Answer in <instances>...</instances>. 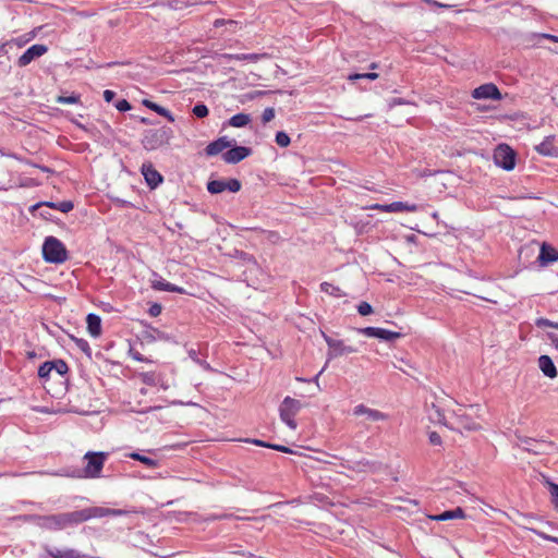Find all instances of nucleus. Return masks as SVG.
<instances>
[{"instance_id": "nucleus-1", "label": "nucleus", "mask_w": 558, "mask_h": 558, "mask_svg": "<svg viewBox=\"0 0 558 558\" xmlns=\"http://www.w3.org/2000/svg\"><path fill=\"white\" fill-rule=\"evenodd\" d=\"M129 513L130 511L128 510L94 506L71 512H63L60 513V517L64 530L69 526L78 525L92 519H99L105 517H121L126 515Z\"/></svg>"}, {"instance_id": "nucleus-2", "label": "nucleus", "mask_w": 558, "mask_h": 558, "mask_svg": "<svg viewBox=\"0 0 558 558\" xmlns=\"http://www.w3.org/2000/svg\"><path fill=\"white\" fill-rule=\"evenodd\" d=\"M108 457V452L87 451L83 457L85 465L82 469L74 470L71 476L74 478H100Z\"/></svg>"}, {"instance_id": "nucleus-3", "label": "nucleus", "mask_w": 558, "mask_h": 558, "mask_svg": "<svg viewBox=\"0 0 558 558\" xmlns=\"http://www.w3.org/2000/svg\"><path fill=\"white\" fill-rule=\"evenodd\" d=\"M43 256L48 263L62 264L68 259V251L60 240L48 236L43 245Z\"/></svg>"}, {"instance_id": "nucleus-4", "label": "nucleus", "mask_w": 558, "mask_h": 558, "mask_svg": "<svg viewBox=\"0 0 558 558\" xmlns=\"http://www.w3.org/2000/svg\"><path fill=\"white\" fill-rule=\"evenodd\" d=\"M302 407L303 405L299 400L291 397H286L279 407L281 421L284 422L293 430L298 427L295 416L301 411Z\"/></svg>"}, {"instance_id": "nucleus-5", "label": "nucleus", "mask_w": 558, "mask_h": 558, "mask_svg": "<svg viewBox=\"0 0 558 558\" xmlns=\"http://www.w3.org/2000/svg\"><path fill=\"white\" fill-rule=\"evenodd\" d=\"M478 408L476 405H471L470 408H459L453 412L454 422L452 428H463L466 430H478L481 429V425L473 417L472 413L476 412Z\"/></svg>"}, {"instance_id": "nucleus-6", "label": "nucleus", "mask_w": 558, "mask_h": 558, "mask_svg": "<svg viewBox=\"0 0 558 558\" xmlns=\"http://www.w3.org/2000/svg\"><path fill=\"white\" fill-rule=\"evenodd\" d=\"M24 521H31L38 527L47 531H60L63 530L60 513L47 514V515H24Z\"/></svg>"}, {"instance_id": "nucleus-7", "label": "nucleus", "mask_w": 558, "mask_h": 558, "mask_svg": "<svg viewBox=\"0 0 558 558\" xmlns=\"http://www.w3.org/2000/svg\"><path fill=\"white\" fill-rule=\"evenodd\" d=\"M494 161L498 167L505 170H512L515 166V153L506 144L499 145L495 149Z\"/></svg>"}, {"instance_id": "nucleus-8", "label": "nucleus", "mask_w": 558, "mask_h": 558, "mask_svg": "<svg viewBox=\"0 0 558 558\" xmlns=\"http://www.w3.org/2000/svg\"><path fill=\"white\" fill-rule=\"evenodd\" d=\"M241 182L238 179L223 180H211L207 183V191L210 194H219L225 191L236 193L241 190Z\"/></svg>"}, {"instance_id": "nucleus-9", "label": "nucleus", "mask_w": 558, "mask_h": 558, "mask_svg": "<svg viewBox=\"0 0 558 558\" xmlns=\"http://www.w3.org/2000/svg\"><path fill=\"white\" fill-rule=\"evenodd\" d=\"M323 337L329 347L328 359H335L344 354L355 353L357 350L353 347L345 345L342 340H336L323 332Z\"/></svg>"}, {"instance_id": "nucleus-10", "label": "nucleus", "mask_w": 558, "mask_h": 558, "mask_svg": "<svg viewBox=\"0 0 558 558\" xmlns=\"http://www.w3.org/2000/svg\"><path fill=\"white\" fill-rule=\"evenodd\" d=\"M359 332L366 337H374L385 341H392L402 337L401 332L387 330L378 327H365L359 329Z\"/></svg>"}, {"instance_id": "nucleus-11", "label": "nucleus", "mask_w": 558, "mask_h": 558, "mask_svg": "<svg viewBox=\"0 0 558 558\" xmlns=\"http://www.w3.org/2000/svg\"><path fill=\"white\" fill-rule=\"evenodd\" d=\"M474 99H495L500 100L502 98L498 87L493 83L483 84L472 92Z\"/></svg>"}, {"instance_id": "nucleus-12", "label": "nucleus", "mask_w": 558, "mask_h": 558, "mask_svg": "<svg viewBox=\"0 0 558 558\" xmlns=\"http://www.w3.org/2000/svg\"><path fill=\"white\" fill-rule=\"evenodd\" d=\"M48 51V47L41 44L31 46L19 59L17 65L23 68L28 65L34 59L44 56Z\"/></svg>"}, {"instance_id": "nucleus-13", "label": "nucleus", "mask_w": 558, "mask_h": 558, "mask_svg": "<svg viewBox=\"0 0 558 558\" xmlns=\"http://www.w3.org/2000/svg\"><path fill=\"white\" fill-rule=\"evenodd\" d=\"M353 414L355 416H365L369 422H378L388 420V415L381 411L371 409L364 404L354 407Z\"/></svg>"}, {"instance_id": "nucleus-14", "label": "nucleus", "mask_w": 558, "mask_h": 558, "mask_svg": "<svg viewBox=\"0 0 558 558\" xmlns=\"http://www.w3.org/2000/svg\"><path fill=\"white\" fill-rule=\"evenodd\" d=\"M141 172L151 189L157 187L162 182V175L154 168L151 162H144Z\"/></svg>"}, {"instance_id": "nucleus-15", "label": "nucleus", "mask_w": 558, "mask_h": 558, "mask_svg": "<svg viewBox=\"0 0 558 558\" xmlns=\"http://www.w3.org/2000/svg\"><path fill=\"white\" fill-rule=\"evenodd\" d=\"M251 155V148L236 146L228 149L222 155V159L227 163H238Z\"/></svg>"}, {"instance_id": "nucleus-16", "label": "nucleus", "mask_w": 558, "mask_h": 558, "mask_svg": "<svg viewBox=\"0 0 558 558\" xmlns=\"http://www.w3.org/2000/svg\"><path fill=\"white\" fill-rule=\"evenodd\" d=\"M535 150L547 157H558V147L554 135L546 136L538 145L535 146Z\"/></svg>"}, {"instance_id": "nucleus-17", "label": "nucleus", "mask_w": 558, "mask_h": 558, "mask_svg": "<svg viewBox=\"0 0 558 558\" xmlns=\"http://www.w3.org/2000/svg\"><path fill=\"white\" fill-rule=\"evenodd\" d=\"M537 259L543 266L555 263L558 260V250L550 244L543 243Z\"/></svg>"}, {"instance_id": "nucleus-18", "label": "nucleus", "mask_w": 558, "mask_h": 558, "mask_svg": "<svg viewBox=\"0 0 558 558\" xmlns=\"http://www.w3.org/2000/svg\"><path fill=\"white\" fill-rule=\"evenodd\" d=\"M46 553L51 558H88L87 555L77 551L76 549H58V548H45Z\"/></svg>"}, {"instance_id": "nucleus-19", "label": "nucleus", "mask_w": 558, "mask_h": 558, "mask_svg": "<svg viewBox=\"0 0 558 558\" xmlns=\"http://www.w3.org/2000/svg\"><path fill=\"white\" fill-rule=\"evenodd\" d=\"M232 142L228 141L227 137H220L207 145L205 151L208 156H216L225 149L231 147Z\"/></svg>"}, {"instance_id": "nucleus-20", "label": "nucleus", "mask_w": 558, "mask_h": 558, "mask_svg": "<svg viewBox=\"0 0 558 558\" xmlns=\"http://www.w3.org/2000/svg\"><path fill=\"white\" fill-rule=\"evenodd\" d=\"M538 366L545 376L549 378L557 377V368L553 360L548 355H541L538 359Z\"/></svg>"}, {"instance_id": "nucleus-21", "label": "nucleus", "mask_w": 558, "mask_h": 558, "mask_svg": "<svg viewBox=\"0 0 558 558\" xmlns=\"http://www.w3.org/2000/svg\"><path fill=\"white\" fill-rule=\"evenodd\" d=\"M140 377L141 380L148 386H160L163 389H168V385L163 383L161 375L156 372L142 373Z\"/></svg>"}, {"instance_id": "nucleus-22", "label": "nucleus", "mask_w": 558, "mask_h": 558, "mask_svg": "<svg viewBox=\"0 0 558 558\" xmlns=\"http://www.w3.org/2000/svg\"><path fill=\"white\" fill-rule=\"evenodd\" d=\"M464 518H465V512L460 507H457L453 510L445 511L440 514L429 515V519L434 520V521H447V520L464 519Z\"/></svg>"}, {"instance_id": "nucleus-23", "label": "nucleus", "mask_w": 558, "mask_h": 558, "mask_svg": "<svg viewBox=\"0 0 558 558\" xmlns=\"http://www.w3.org/2000/svg\"><path fill=\"white\" fill-rule=\"evenodd\" d=\"M87 330L89 335L97 338L101 335V319L96 314H88L86 317Z\"/></svg>"}, {"instance_id": "nucleus-24", "label": "nucleus", "mask_w": 558, "mask_h": 558, "mask_svg": "<svg viewBox=\"0 0 558 558\" xmlns=\"http://www.w3.org/2000/svg\"><path fill=\"white\" fill-rule=\"evenodd\" d=\"M418 210V206L416 204H409L403 202H393L391 204H386V213H399V211H410L415 213Z\"/></svg>"}, {"instance_id": "nucleus-25", "label": "nucleus", "mask_w": 558, "mask_h": 558, "mask_svg": "<svg viewBox=\"0 0 558 558\" xmlns=\"http://www.w3.org/2000/svg\"><path fill=\"white\" fill-rule=\"evenodd\" d=\"M151 287H153V289L158 290V291L177 292L180 294L185 292L183 288L178 287L173 283H170L163 279L154 280L151 282Z\"/></svg>"}, {"instance_id": "nucleus-26", "label": "nucleus", "mask_w": 558, "mask_h": 558, "mask_svg": "<svg viewBox=\"0 0 558 558\" xmlns=\"http://www.w3.org/2000/svg\"><path fill=\"white\" fill-rule=\"evenodd\" d=\"M143 104H144V106H146L150 110H153L156 113L165 117L168 121H170V122L174 121V118H173L172 113L168 109H166L165 107H161L158 104H155V102H153L150 100H144Z\"/></svg>"}, {"instance_id": "nucleus-27", "label": "nucleus", "mask_w": 558, "mask_h": 558, "mask_svg": "<svg viewBox=\"0 0 558 558\" xmlns=\"http://www.w3.org/2000/svg\"><path fill=\"white\" fill-rule=\"evenodd\" d=\"M251 122V117L247 113H238L230 118L229 125L233 128H243Z\"/></svg>"}, {"instance_id": "nucleus-28", "label": "nucleus", "mask_w": 558, "mask_h": 558, "mask_svg": "<svg viewBox=\"0 0 558 558\" xmlns=\"http://www.w3.org/2000/svg\"><path fill=\"white\" fill-rule=\"evenodd\" d=\"M143 144L146 149L154 150L161 144V140L157 132H153L145 136Z\"/></svg>"}, {"instance_id": "nucleus-29", "label": "nucleus", "mask_w": 558, "mask_h": 558, "mask_svg": "<svg viewBox=\"0 0 558 558\" xmlns=\"http://www.w3.org/2000/svg\"><path fill=\"white\" fill-rule=\"evenodd\" d=\"M128 457L133 460L140 461L141 463L145 464L147 468L150 469L157 468L159 465L157 460L143 456L138 452H131L128 454Z\"/></svg>"}, {"instance_id": "nucleus-30", "label": "nucleus", "mask_w": 558, "mask_h": 558, "mask_svg": "<svg viewBox=\"0 0 558 558\" xmlns=\"http://www.w3.org/2000/svg\"><path fill=\"white\" fill-rule=\"evenodd\" d=\"M320 290L323 292H325L329 295L336 296V298H341V296L345 295L339 287H336L332 283L327 282V281L320 283Z\"/></svg>"}, {"instance_id": "nucleus-31", "label": "nucleus", "mask_w": 558, "mask_h": 558, "mask_svg": "<svg viewBox=\"0 0 558 558\" xmlns=\"http://www.w3.org/2000/svg\"><path fill=\"white\" fill-rule=\"evenodd\" d=\"M44 205L48 206V207H51V208H54V209H58L62 213H69L73 209V203L70 202V201H63V202H60V203H52V202H46L44 203Z\"/></svg>"}, {"instance_id": "nucleus-32", "label": "nucleus", "mask_w": 558, "mask_h": 558, "mask_svg": "<svg viewBox=\"0 0 558 558\" xmlns=\"http://www.w3.org/2000/svg\"><path fill=\"white\" fill-rule=\"evenodd\" d=\"M228 58L230 60H236V61L256 62L259 60L260 56L257 53H239V54H228Z\"/></svg>"}, {"instance_id": "nucleus-33", "label": "nucleus", "mask_w": 558, "mask_h": 558, "mask_svg": "<svg viewBox=\"0 0 558 558\" xmlns=\"http://www.w3.org/2000/svg\"><path fill=\"white\" fill-rule=\"evenodd\" d=\"M52 371L56 372L59 376H63L69 372V366L63 360H54L51 361Z\"/></svg>"}, {"instance_id": "nucleus-34", "label": "nucleus", "mask_w": 558, "mask_h": 558, "mask_svg": "<svg viewBox=\"0 0 558 558\" xmlns=\"http://www.w3.org/2000/svg\"><path fill=\"white\" fill-rule=\"evenodd\" d=\"M52 363L51 361L43 363L38 368V376L41 379H48L52 373Z\"/></svg>"}, {"instance_id": "nucleus-35", "label": "nucleus", "mask_w": 558, "mask_h": 558, "mask_svg": "<svg viewBox=\"0 0 558 558\" xmlns=\"http://www.w3.org/2000/svg\"><path fill=\"white\" fill-rule=\"evenodd\" d=\"M56 101L62 105H74L80 104V95L72 94L70 96H58Z\"/></svg>"}, {"instance_id": "nucleus-36", "label": "nucleus", "mask_w": 558, "mask_h": 558, "mask_svg": "<svg viewBox=\"0 0 558 558\" xmlns=\"http://www.w3.org/2000/svg\"><path fill=\"white\" fill-rule=\"evenodd\" d=\"M378 77H379V75L376 72H368V73H354V74H350L348 76V80L349 81H356V80H361V78H366V80L375 81Z\"/></svg>"}, {"instance_id": "nucleus-37", "label": "nucleus", "mask_w": 558, "mask_h": 558, "mask_svg": "<svg viewBox=\"0 0 558 558\" xmlns=\"http://www.w3.org/2000/svg\"><path fill=\"white\" fill-rule=\"evenodd\" d=\"M429 418L433 422H436L439 424H445V425L447 424L445 415L435 405H433L432 412L429 413Z\"/></svg>"}, {"instance_id": "nucleus-38", "label": "nucleus", "mask_w": 558, "mask_h": 558, "mask_svg": "<svg viewBox=\"0 0 558 558\" xmlns=\"http://www.w3.org/2000/svg\"><path fill=\"white\" fill-rule=\"evenodd\" d=\"M254 444L258 445V446H263V447H267V448H272L275 450H278V451H281V452H284V453H292V450L286 446H282V445H269V444H266L262 440H254L253 441Z\"/></svg>"}, {"instance_id": "nucleus-39", "label": "nucleus", "mask_w": 558, "mask_h": 558, "mask_svg": "<svg viewBox=\"0 0 558 558\" xmlns=\"http://www.w3.org/2000/svg\"><path fill=\"white\" fill-rule=\"evenodd\" d=\"M192 111L195 117L201 119L207 117L209 113L207 106L204 104H197L196 106H194Z\"/></svg>"}, {"instance_id": "nucleus-40", "label": "nucleus", "mask_w": 558, "mask_h": 558, "mask_svg": "<svg viewBox=\"0 0 558 558\" xmlns=\"http://www.w3.org/2000/svg\"><path fill=\"white\" fill-rule=\"evenodd\" d=\"M276 143L280 147H287L290 145V137L286 132L280 131L276 134Z\"/></svg>"}, {"instance_id": "nucleus-41", "label": "nucleus", "mask_w": 558, "mask_h": 558, "mask_svg": "<svg viewBox=\"0 0 558 558\" xmlns=\"http://www.w3.org/2000/svg\"><path fill=\"white\" fill-rule=\"evenodd\" d=\"M344 466V464H342ZM369 466V462L367 460H361V461H357L354 465H345V468L352 470V471H356V472H364L367 470V468Z\"/></svg>"}, {"instance_id": "nucleus-42", "label": "nucleus", "mask_w": 558, "mask_h": 558, "mask_svg": "<svg viewBox=\"0 0 558 558\" xmlns=\"http://www.w3.org/2000/svg\"><path fill=\"white\" fill-rule=\"evenodd\" d=\"M357 312L362 316H367L373 313V307L367 302H361L357 306Z\"/></svg>"}, {"instance_id": "nucleus-43", "label": "nucleus", "mask_w": 558, "mask_h": 558, "mask_svg": "<svg viewBox=\"0 0 558 558\" xmlns=\"http://www.w3.org/2000/svg\"><path fill=\"white\" fill-rule=\"evenodd\" d=\"M549 490H550V494L553 497V502L555 505V508L558 510V484L550 483Z\"/></svg>"}, {"instance_id": "nucleus-44", "label": "nucleus", "mask_w": 558, "mask_h": 558, "mask_svg": "<svg viewBox=\"0 0 558 558\" xmlns=\"http://www.w3.org/2000/svg\"><path fill=\"white\" fill-rule=\"evenodd\" d=\"M275 118L274 108H266L263 112L262 120L264 123L270 122Z\"/></svg>"}, {"instance_id": "nucleus-45", "label": "nucleus", "mask_w": 558, "mask_h": 558, "mask_svg": "<svg viewBox=\"0 0 558 558\" xmlns=\"http://www.w3.org/2000/svg\"><path fill=\"white\" fill-rule=\"evenodd\" d=\"M428 440L433 446H440L442 442L440 435L436 432H430L428 434Z\"/></svg>"}, {"instance_id": "nucleus-46", "label": "nucleus", "mask_w": 558, "mask_h": 558, "mask_svg": "<svg viewBox=\"0 0 558 558\" xmlns=\"http://www.w3.org/2000/svg\"><path fill=\"white\" fill-rule=\"evenodd\" d=\"M39 184H40V182L37 181L36 179L26 178V179L21 181L20 186H22V187H33V186H38Z\"/></svg>"}, {"instance_id": "nucleus-47", "label": "nucleus", "mask_w": 558, "mask_h": 558, "mask_svg": "<svg viewBox=\"0 0 558 558\" xmlns=\"http://www.w3.org/2000/svg\"><path fill=\"white\" fill-rule=\"evenodd\" d=\"M116 107L119 111H128L131 109L130 102L125 99L119 100Z\"/></svg>"}, {"instance_id": "nucleus-48", "label": "nucleus", "mask_w": 558, "mask_h": 558, "mask_svg": "<svg viewBox=\"0 0 558 558\" xmlns=\"http://www.w3.org/2000/svg\"><path fill=\"white\" fill-rule=\"evenodd\" d=\"M76 341V344L80 349H82L83 351H88L89 350V345H88V342L84 339H75Z\"/></svg>"}, {"instance_id": "nucleus-49", "label": "nucleus", "mask_w": 558, "mask_h": 558, "mask_svg": "<svg viewBox=\"0 0 558 558\" xmlns=\"http://www.w3.org/2000/svg\"><path fill=\"white\" fill-rule=\"evenodd\" d=\"M114 96H116L114 92H112V90H110V89H106V90L104 92V98H105V100H106L107 102H110V101L113 99V97H114Z\"/></svg>"}, {"instance_id": "nucleus-50", "label": "nucleus", "mask_w": 558, "mask_h": 558, "mask_svg": "<svg viewBox=\"0 0 558 558\" xmlns=\"http://www.w3.org/2000/svg\"><path fill=\"white\" fill-rule=\"evenodd\" d=\"M367 208L386 213V204L384 205V204L376 203V204L369 205Z\"/></svg>"}, {"instance_id": "nucleus-51", "label": "nucleus", "mask_w": 558, "mask_h": 558, "mask_svg": "<svg viewBox=\"0 0 558 558\" xmlns=\"http://www.w3.org/2000/svg\"><path fill=\"white\" fill-rule=\"evenodd\" d=\"M325 368H326V366L323 367L322 371L313 379L310 380V381H313L317 386L318 390H320L319 377L324 373Z\"/></svg>"}, {"instance_id": "nucleus-52", "label": "nucleus", "mask_w": 558, "mask_h": 558, "mask_svg": "<svg viewBox=\"0 0 558 558\" xmlns=\"http://www.w3.org/2000/svg\"><path fill=\"white\" fill-rule=\"evenodd\" d=\"M34 168H37V169H39L40 171H43L45 173H52L53 172L52 169H50L49 167H46V166L34 165Z\"/></svg>"}, {"instance_id": "nucleus-53", "label": "nucleus", "mask_w": 558, "mask_h": 558, "mask_svg": "<svg viewBox=\"0 0 558 558\" xmlns=\"http://www.w3.org/2000/svg\"><path fill=\"white\" fill-rule=\"evenodd\" d=\"M161 312V307L159 305H154L151 308H150V314L153 316H157L159 315Z\"/></svg>"}, {"instance_id": "nucleus-54", "label": "nucleus", "mask_w": 558, "mask_h": 558, "mask_svg": "<svg viewBox=\"0 0 558 558\" xmlns=\"http://www.w3.org/2000/svg\"><path fill=\"white\" fill-rule=\"evenodd\" d=\"M223 25H227V20L225 19H217L215 22H214V26L215 27H221Z\"/></svg>"}, {"instance_id": "nucleus-55", "label": "nucleus", "mask_w": 558, "mask_h": 558, "mask_svg": "<svg viewBox=\"0 0 558 558\" xmlns=\"http://www.w3.org/2000/svg\"><path fill=\"white\" fill-rule=\"evenodd\" d=\"M189 356L194 361V362H199V359L197 357V353L194 349H191L189 351Z\"/></svg>"}, {"instance_id": "nucleus-56", "label": "nucleus", "mask_w": 558, "mask_h": 558, "mask_svg": "<svg viewBox=\"0 0 558 558\" xmlns=\"http://www.w3.org/2000/svg\"><path fill=\"white\" fill-rule=\"evenodd\" d=\"M542 37L558 43V37L549 34H542Z\"/></svg>"}, {"instance_id": "nucleus-57", "label": "nucleus", "mask_w": 558, "mask_h": 558, "mask_svg": "<svg viewBox=\"0 0 558 558\" xmlns=\"http://www.w3.org/2000/svg\"><path fill=\"white\" fill-rule=\"evenodd\" d=\"M15 159H17L20 162H23V163H25L27 166H31V167H34V165H35L34 162H32V161H29L27 159L21 158V157H15Z\"/></svg>"}, {"instance_id": "nucleus-58", "label": "nucleus", "mask_w": 558, "mask_h": 558, "mask_svg": "<svg viewBox=\"0 0 558 558\" xmlns=\"http://www.w3.org/2000/svg\"><path fill=\"white\" fill-rule=\"evenodd\" d=\"M238 24V22L233 21V20H227V25L228 26H235Z\"/></svg>"}, {"instance_id": "nucleus-59", "label": "nucleus", "mask_w": 558, "mask_h": 558, "mask_svg": "<svg viewBox=\"0 0 558 558\" xmlns=\"http://www.w3.org/2000/svg\"><path fill=\"white\" fill-rule=\"evenodd\" d=\"M197 363H198L199 365H202L203 367H205V368H209V364H208V363H206L205 361H201V360H199V362H197Z\"/></svg>"}, {"instance_id": "nucleus-60", "label": "nucleus", "mask_w": 558, "mask_h": 558, "mask_svg": "<svg viewBox=\"0 0 558 558\" xmlns=\"http://www.w3.org/2000/svg\"><path fill=\"white\" fill-rule=\"evenodd\" d=\"M425 1H426L427 3H433V4L438 5V7H445L444 4L438 3V2H436V1H432V0H425Z\"/></svg>"}, {"instance_id": "nucleus-61", "label": "nucleus", "mask_w": 558, "mask_h": 558, "mask_svg": "<svg viewBox=\"0 0 558 558\" xmlns=\"http://www.w3.org/2000/svg\"><path fill=\"white\" fill-rule=\"evenodd\" d=\"M369 68H371L372 70H375V69H377V68H378V63L373 62V63H371V64H369Z\"/></svg>"}, {"instance_id": "nucleus-62", "label": "nucleus", "mask_w": 558, "mask_h": 558, "mask_svg": "<svg viewBox=\"0 0 558 558\" xmlns=\"http://www.w3.org/2000/svg\"><path fill=\"white\" fill-rule=\"evenodd\" d=\"M432 217L435 219V220H438L439 218V214L437 211L433 213L432 214Z\"/></svg>"}, {"instance_id": "nucleus-63", "label": "nucleus", "mask_w": 558, "mask_h": 558, "mask_svg": "<svg viewBox=\"0 0 558 558\" xmlns=\"http://www.w3.org/2000/svg\"><path fill=\"white\" fill-rule=\"evenodd\" d=\"M220 519H230L232 518V514H223L219 517Z\"/></svg>"}, {"instance_id": "nucleus-64", "label": "nucleus", "mask_w": 558, "mask_h": 558, "mask_svg": "<svg viewBox=\"0 0 558 558\" xmlns=\"http://www.w3.org/2000/svg\"><path fill=\"white\" fill-rule=\"evenodd\" d=\"M296 380L298 381H304V383H308L310 381L308 379H305V378H302V377H296Z\"/></svg>"}]
</instances>
